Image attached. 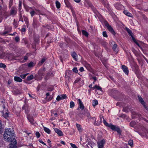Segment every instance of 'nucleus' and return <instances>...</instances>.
Returning a JSON list of instances; mask_svg holds the SVG:
<instances>
[{
    "instance_id": "nucleus-1",
    "label": "nucleus",
    "mask_w": 148,
    "mask_h": 148,
    "mask_svg": "<svg viewBox=\"0 0 148 148\" xmlns=\"http://www.w3.org/2000/svg\"><path fill=\"white\" fill-rule=\"evenodd\" d=\"M14 134H15L13 130L10 128L6 129L5 130L4 134V138H7V137L8 135H10L12 136H13Z\"/></svg>"
},
{
    "instance_id": "nucleus-2",
    "label": "nucleus",
    "mask_w": 148,
    "mask_h": 148,
    "mask_svg": "<svg viewBox=\"0 0 148 148\" xmlns=\"http://www.w3.org/2000/svg\"><path fill=\"white\" fill-rule=\"evenodd\" d=\"M13 136H12L10 135H8L7 137V138H4L8 142H13L15 144L16 143V141L15 139V134H14Z\"/></svg>"
},
{
    "instance_id": "nucleus-3",
    "label": "nucleus",
    "mask_w": 148,
    "mask_h": 148,
    "mask_svg": "<svg viewBox=\"0 0 148 148\" xmlns=\"http://www.w3.org/2000/svg\"><path fill=\"white\" fill-rule=\"evenodd\" d=\"M112 130L117 132L119 135L121 134L122 131L118 126L112 125Z\"/></svg>"
},
{
    "instance_id": "nucleus-4",
    "label": "nucleus",
    "mask_w": 148,
    "mask_h": 148,
    "mask_svg": "<svg viewBox=\"0 0 148 148\" xmlns=\"http://www.w3.org/2000/svg\"><path fill=\"white\" fill-rule=\"evenodd\" d=\"M105 140L104 139L101 140L97 142L98 148H103L104 145L105 143Z\"/></svg>"
},
{
    "instance_id": "nucleus-5",
    "label": "nucleus",
    "mask_w": 148,
    "mask_h": 148,
    "mask_svg": "<svg viewBox=\"0 0 148 148\" xmlns=\"http://www.w3.org/2000/svg\"><path fill=\"white\" fill-rule=\"evenodd\" d=\"M138 100L140 102V103L147 110V107L146 106L145 104V103L142 97H141L140 96H138Z\"/></svg>"
},
{
    "instance_id": "nucleus-6",
    "label": "nucleus",
    "mask_w": 148,
    "mask_h": 148,
    "mask_svg": "<svg viewBox=\"0 0 148 148\" xmlns=\"http://www.w3.org/2000/svg\"><path fill=\"white\" fill-rule=\"evenodd\" d=\"M121 68L124 73H125L127 75H128L129 71L127 67L125 65H122Z\"/></svg>"
},
{
    "instance_id": "nucleus-7",
    "label": "nucleus",
    "mask_w": 148,
    "mask_h": 148,
    "mask_svg": "<svg viewBox=\"0 0 148 148\" xmlns=\"http://www.w3.org/2000/svg\"><path fill=\"white\" fill-rule=\"evenodd\" d=\"M77 100L78 103L79 105V108L82 110H83L84 108V106L81 100L79 99H77Z\"/></svg>"
},
{
    "instance_id": "nucleus-8",
    "label": "nucleus",
    "mask_w": 148,
    "mask_h": 148,
    "mask_svg": "<svg viewBox=\"0 0 148 148\" xmlns=\"http://www.w3.org/2000/svg\"><path fill=\"white\" fill-rule=\"evenodd\" d=\"M66 98V95L65 94H63L61 96L58 95L56 99L58 101H59L60 100Z\"/></svg>"
},
{
    "instance_id": "nucleus-9",
    "label": "nucleus",
    "mask_w": 148,
    "mask_h": 148,
    "mask_svg": "<svg viewBox=\"0 0 148 148\" xmlns=\"http://www.w3.org/2000/svg\"><path fill=\"white\" fill-rule=\"evenodd\" d=\"M91 119H92L93 121V123L95 125L98 126L100 125V122L96 121V118L95 117H92Z\"/></svg>"
},
{
    "instance_id": "nucleus-10",
    "label": "nucleus",
    "mask_w": 148,
    "mask_h": 148,
    "mask_svg": "<svg viewBox=\"0 0 148 148\" xmlns=\"http://www.w3.org/2000/svg\"><path fill=\"white\" fill-rule=\"evenodd\" d=\"M112 49L114 53L116 54L119 51L117 45L116 44H114L112 47Z\"/></svg>"
},
{
    "instance_id": "nucleus-11",
    "label": "nucleus",
    "mask_w": 148,
    "mask_h": 148,
    "mask_svg": "<svg viewBox=\"0 0 148 148\" xmlns=\"http://www.w3.org/2000/svg\"><path fill=\"white\" fill-rule=\"evenodd\" d=\"M84 5L88 7H90L92 8L93 6L91 2L88 0H86L84 2Z\"/></svg>"
},
{
    "instance_id": "nucleus-12",
    "label": "nucleus",
    "mask_w": 148,
    "mask_h": 148,
    "mask_svg": "<svg viewBox=\"0 0 148 148\" xmlns=\"http://www.w3.org/2000/svg\"><path fill=\"white\" fill-rule=\"evenodd\" d=\"M54 131L60 136H63V132L60 130L58 128H56L54 129Z\"/></svg>"
},
{
    "instance_id": "nucleus-13",
    "label": "nucleus",
    "mask_w": 148,
    "mask_h": 148,
    "mask_svg": "<svg viewBox=\"0 0 148 148\" xmlns=\"http://www.w3.org/2000/svg\"><path fill=\"white\" fill-rule=\"evenodd\" d=\"M71 56L76 61L77 60V55L76 53L74 52H73L71 54Z\"/></svg>"
},
{
    "instance_id": "nucleus-14",
    "label": "nucleus",
    "mask_w": 148,
    "mask_h": 148,
    "mask_svg": "<svg viewBox=\"0 0 148 148\" xmlns=\"http://www.w3.org/2000/svg\"><path fill=\"white\" fill-rule=\"evenodd\" d=\"M17 13V11L14 8H12L11 9L10 11V14L12 15H15Z\"/></svg>"
},
{
    "instance_id": "nucleus-15",
    "label": "nucleus",
    "mask_w": 148,
    "mask_h": 148,
    "mask_svg": "<svg viewBox=\"0 0 148 148\" xmlns=\"http://www.w3.org/2000/svg\"><path fill=\"white\" fill-rule=\"evenodd\" d=\"M85 114L89 119H92V117L91 116L90 113L87 110L86 111Z\"/></svg>"
},
{
    "instance_id": "nucleus-16",
    "label": "nucleus",
    "mask_w": 148,
    "mask_h": 148,
    "mask_svg": "<svg viewBox=\"0 0 148 148\" xmlns=\"http://www.w3.org/2000/svg\"><path fill=\"white\" fill-rule=\"evenodd\" d=\"M95 89H96L97 90H99L100 91H102V88L100 86L97 85H95L93 87L92 90H94Z\"/></svg>"
},
{
    "instance_id": "nucleus-17",
    "label": "nucleus",
    "mask_w": 148,
    "mask_h": 148,
    "mask_svg": "<svg viewBox=\"0 0 148 148\" xmlns=\"http://www.w3.org/2000/svg\"><path fill=\"white\" fill-rule=\"evenodd\" d=\"M104 24L105 26L107 27L108 30L110 31H111V27L110 25L108 24V23L106 21L104 23Z\"/></svg>"
},
{
    "instance_id": "nucleus-18",
    "label": "nucleus",
    "mask_w": 148,
    "mask_h": 148,
    "mask_svg": "<svg viewBox=\"0 0 148 148\" xmlns=\"http://www.w3.org/2000/svg\"><path fill=\"white\" fill-rule=\"evenodd\" d=\"M14 80L15 81L21 82L22 81V79L18 77L15 76L14 77Z\"/></svg>"
},
{
    "instance_id": "nucleus-19",
    "label": "nucleus",
    "mask_w": 148,
    "mask_h": 148,
    "mask_svg": "<svg viewBox=\"0 0 148 148\" xmlns=\"http://www.w3.org/2000/svg\"><path fill=\"white\" fill-rule=\"evenodd\" d=\"M44 130L48 134H50L51 132L50 130L48 128L43 127Z\"/></svg>"
},
{
    "instance_id": "nucleus-20",
    "label": "nucleus",
    "mask_w": 148,
    "mask_h": 148,
    "mask_svg": "<svg viewBox=\"0 0 148 148\" xmlns=\"http://www.w3.org/2000/svg\"><path fill=\"white\" fill-rule=\"evenodd\" d=\"M76 125L78 131L79 132H81L82 131V128L81 127V125L80 124L76 123Z\"/></svg>"
},
{
    "instance_id": "nucleus-21",
    "label": "nucleus",
    "mask_w": 148,
    "mask_h": 148,
    "mask_svg": "<svg viewBox=\"0 0 148 148\" xmlns=\"http://www.w3.org/2000/svg\"><path fill=\"white\" fill-rule=\"evenodd\" d=\"M98 104V101L96 100H93L92 101V105L93 106L95 107Z\"/></svg>"
},
{
    "instance_id": "nucleus-22",
    "label": "nucleus",
    "mask_w": 148,
    "mask_h": 148,
    "mask_svg": "<svg viewBox=\"0 0 148 148\" xmlns=\"http://www.w3.org/2000/svg\"><path fill=\"white\" fill-rule=\"evenodd\" d=\"M123 12L127 16L129 17L132 16V14L129 12L127 11V10H125L123 11Z\"/></svg>"
},
{
    "instance_id": "nucleus-23",
    "label": "nucleus",
    "mask_w": 148,
    "mask_h": 148,
    "mask_svg": "<svg viewBox=\"0 0 148 148\" xmlns=\"http://www.w3.org/2000/svg\"><path fill=\"white\" fill-rule=\"evenodd\" d=\"M103 122L105 125L111 128V124H108L106 122V120H105L104 119H103Z\"/></svg>"
},
{
    "instance_id": "nucleus-24",
    "label": "nucleus",
    "mask_w": 148,
    "mask_h": 148,
    "mask_svg": "<svg viewBox=\"0 0 148 148\" xmlns=\"http://www.w3.org/2000/svg\"><path fill=\"white\" fill-rule=\"evenodd\" d=\"M27 119L32 124H34V120L33 119L32 117H27Z\"/></svg>"
},
{
    "instance_id": "nucleus-25",
    "label": "nucleus",
    "mask_w": 148,
    "mask_h": 148,
    "mask_svg": "<svg viewBox=\"0 0 148 148\" xmlns=\"http://www.w3.org/2000/svg\"><path fill=\"white\" fill-rule=\"evenodd\" d=\"M34 78V76L33 75H31L27 77V79L28 81H30Z\"/></svg>"
},
{
    "instance_id": "nucleus-26",
    "label": "nucleus",
    "mask_w": 148,
    "mask_h": 148,
    "mask_svg": "<svg viewBox=\"0 0 148 148\" xmlns=\"http://www.w3.org/2000/svg\"><path fill=\"white\" fill-rule=\"evenodd\" d=\"M126 31H127V32H128V33L131 36H132L133 34H132V31H131V30L127 28H126Z\"/></svg>"
},
{
    "instance_id": "nucleus-27",
    "label": "nucleus",
    "mask_w": 148,
    "mask_h": 148,
    "mask_svg": "<svg viewBox=\"0 0 148 148\" xmlns=\"http://www.w3.org/2000/svg\"><path fill=\"white\" fill-rule=\"evenodd\" d=\"M82 34L83 35H85V36H88V33L86 32V31H85V30H82Z\"/></svg>"
},
{
    "instance_id": "nucleus-28",
    "label": "nucleus",
    "mask_w": 148,
    "mask_h": 148,
    "mask_svg": "<svg viewBox=\"0 0 148 148\" xmlns=\"http://www.w3.org/2000/svg\"><path fill=\"white\" fill-rule=\"evenodd\" d=\"M74 106H75L74 103L73 101H71L70 102V108H73L74 107Z\"/></svg>"
},
{
    "instance_id": "nucleus-29",
    "label": "nucleus",
    "mask_w": 148,
    "mask_h": 148,
    "mask_svg": "<svg viewBox=\"0 0 148 148\" xmlns=\"http://www.w3.org/2000/svg\"><path fill=\"white\" fill-rule=\"evenodd\" d=\"M56 4L57 8L58 9L60 8V4L59 1H56Z\"/></svg>"
},
{
    "instance_id": "nucleus-30",
    "label": "nucleus",
    "mask_w": 148,
    "mask_h": 148,
    "mask_svg": "<svg viewBox=\"0 0 148 148\" xmlns=\"http://www.w3.org/2000/svg\"><path fill=\"white\" fill-rule=\"evenodd\" d=\"M9 113L8 112H6L5 113H3V116L6 119L8 116Z\"/></svg>"
},
{
    "instance_id": "nucleus-31",
    "label": "nucleus",
    "mask_w": 148,
    "mask_h": 148,
    "mask_svg": "<svg viewBox=\"0 0 148 148\" xmlns=\"http://www.w3.org/2000/svg\"><path fill=\"white\" fill-rule=\"evenodd\" d=\"M14 143V144L12 145V144H11V145L10 147V148H17V146L16 145V144H15Z\"/></svg>"
},
{
    "instance_id": "nucleus-32",
    "label": "nucleus",
    "mask_w": 148,
    "mask_h": 148,
    "mask_svg": "<svg viewBox=\"0 0 148 148\" xmlns=\"http://www.w3.org/2000/svg\"><path fill=\"white\" fill-rule=\"evenodd\" d=\"M85 66L88 70H90V65L87 63L85 64Z\"/></svg>"
},
{
    "instance_id": "nucleus-33",
    "label": "nucleus",
    "mask_w": 148,
    "mask_h": 148,
    "mask_svg": "<svg viewBox=\"0 0 148 148\" xmlns=\"http://www.w3.org/2000/svg\"><path fill=\"white\" fill-rule=\"evenodd\" d=\"M133 141L132 140H130L128 141V144L131 147L133 145Z\"/></svg>"
},
{
    "instance_id": "nucleus-34",
    "label": "nucleus",
    "mask_w": 148,
    "mask_h": 148,
    "mask_svg": "<svg viewBox=\"0 0 148 148\" xmlns=\"http://www.w3.org/2000/svg\"><path fill=\"white\" fill-rule=\"evenodd\" d=\"M24 7L25 10L27 12H29V10L32 9L31 8H30L29 7L27 6H24Z\"/></svg>"
},
{
    "instance_id": "nucleus-35",
    "label": "nucleus",
    "mask_w": 148,
    "mask_h": 148,
    "mask_svg": "<svg viewBox=\"0 0 148 148\" xmlns=\"http://www.w3.org/2000/svg\"><path fill=\"white\" fill-rule=\"evenodd\" d=\"M27 108V107L26 106H24L23 107H22V109L23 110H25V112L26 113H27L28 112V110H27L26 109V108Z\"/></svg>"
},
{
    "instance_id": "nucleus-36",
    "label": "nucleus",
    "mask_w": 148,
    "mask_h": 148,
    "mask_svg": "<svg viewBox=\"0 0 148 148\" xmlns=\"http://www.w3.org/2000/svg\"><path fill=\"white\" fill-rule=\"evenodd\" d=\"M28 73H26L25 74L21 75L20 76V77L22 79H24L25 78L26 76L28 74Z\"/></svg>"
},
{
    "instance_id": "nucleus-37",
    "label": "nucleus",
    "mask_w": 148,
    "mask_h": 148,
    "mask_svg": "<svg viewBox=\"0 0 148 148\" xmlns=\"http://www.w3.org/2000/svg\"><path fill=\"white\" fill-rule=\"evenodd\" d=\"M136 124V122L134 121H132L130 123V126L132 127H134Z\"/></svg>"
},
{
    "instance_id": "nucleus-38",
    "label": "nucleus",
    "mask_w": 148,
    "mask_h": 148,
    "mask_svg": "<svg viewBox=\"0 0 148 148\" xmlns=\"http://www.w3.org/2000/svg\"><path fill=\"white\" fill-rule=\"evenodd\" d=\"M6 67V66L3 64L0 63V68H5Z\"/></svg>"
},
{
    "instance_id": "nucleus-39",
    "label": "nucleus",
    "mask_w": 148,
    "mask_h": 148,
    "mask_svg": "<svg viewBox=\"0 0 148 148\" xmlns=\"http://www.w3.org/2000/svg\"><path fill=\"white\" fill-rule=\"evenodd\" d=\"M21 5H22V2L21 1H19V8L18 9L19 10H20L21 9Z\"/></svg>"
},
{
    "instance_id": "nucleus-40",
    "label": "nucleus",
    "mask_w": 148,
    "mask_h": 148,
    "mask_svg": "<svg viewBox=\"0 0 148 148\" xmlns=\"http://www.w3.org/2000/svg\"><path fill=\"white\" fill-rule=\"evenodd\" d=\"M73 72H75V73H77L78 72V70L77 69V67H74L73 69Z\"/></svg>"
},
{
    "instance_id": "nucleus-41",
    "label": "nucleus",
    "mask_w": 148,
    "mask_h": 148,
    "mask_svg": "<svg viewBox=\"0 0 148 148\" xmlns=\"http://www.w3.org/2000/svg\"><path fill=\"white\" fill-rule=\"evenodd\" d=\"M34 63L32 62H31L29 63L28 64V66L29 67H32L33 66H34Z\"/></svg>"
},
{
    "instance_id": "nucleus-42",
    "label": "nucleus",
    "mask_w": 148,
    "mask_h": 148,
    "mask_svg": "<svg viewBox=\"0 0 148 148\" xmlns=\"http://www.w3.org/2000/svg\"><path fill=\"white\" fill-rule=\"evenodd\" d=\"M21 30L22 32H25L26 30L25 26V25H24L23 26V27L21 29Z\"/></svg>"
},
{
    "instance_id": "nucleus-43",
    "label": "nucleus",
    "mask_w": 148,
    "mask_h": 148,
    "mask_svg": "<svg viewBox=\"0 0 148 148\" xmlns=\"http://www.w3.org/2000/svg\"><path fill=\"white\" fill-rule=\"evenodd\" d=\"M30 13L32 17H33L35 15V12L33 10L31 11Z\"/></svg>"
},
{
    "instance_id": "nucleus-44",
    "label": "nucleus",
    "mask_w": 148,
    "mask_h": 148,
    "mask_svg": "<svg viewBox=\"0 0 148 148\" xmlns=\"http://www.w3.org/2000/svg\"><path fill=\"white\" fill-rule=\"evenodd\" d=\"M103 35L104 37H108V35L106 31H104L103 32Z\"/></svg>"
},
{
    "instance_id": "nucleus-45",
    "label": "nucleus",
    "mask_w": 148,
    "mask_h": 148,
    "mask_svg": "<svg viewBox=\"0 0 148 148\" xmlns=\"http://www.w3.org/2000/svg\"><path fill=\"white\" fill-rule=\"evenodd\" d=\"M70 144L71 147L73 148H77V147L76 146V145L75 144L72 143H70Z\"/></svg>"
},
{
    "instance_id": "nucleus-46",
    "label": "nucleus",
    "mask_w": 148,
    "mask_h": 148,
    "mask_svg": "<svg viewBox=\"0 0 148 148\" xmlns=\"http://www.w3.org/2000/svg\"><path fill=\"white\" fill-rule=\"evenodd\" d=\"M132 114H133L135 115L136 116H137L139 117H140L141 115V114H139V113H137L135 112H132Z\"/></svg>"
},
{
    "instance_id": "nucleus-47",
    "label": "nucleus",
    "mask_w": 148,
    "mask_h": 148,
    "mask_svg": "<svg viewBox=\"0 0 148 148\" xmlns=\"http://www.w3.org/2000/svg\"><path fill=\"white\" fill-rule=\"evenodd\" d=\"M90 79H93L95 81L97 79V78L96 77L90 76Z\"/></svg>"
},
{
    "instance_id": "nucleus-48",
    "label": "nucleus",
    "mask_w": 148,
    "mask_h": 148,
    "mask_svg": "<svg viewBox=\"0 0 148 148\" xmlns=\"http://www.w3.org/2000/svg\"><path fill=\"white\" fill-rule=\"evenodd\" d=\"M36 136L37 138H39L40 136V134L39 132H36Z\"/></svg>"
},
{
    "instance_id": "nucleus-49",
    "label": "nucleus",
    "mask_w": 148,
    "mask_h": 148,
    "mask_svg": "<svg viewBox=\"0 0 148 148\" xmlns=\"http://www.w3.org/2000/svg\"><path fill=\"white\" fill-rule=\"evenodd\" d=\"M14 25L15 28H16L18 25V23L16 22H14Z\"/></svg>"
},
{
    "instance_id": "nucleus-50",
    "label": "nucleus",
    "mask_w": 148,
    "mask_h": 148,
    "mask_svg": "<svg viewBox=\"0 0 148 148\" xmlns=\"http://www.w3.org/2000/svg\"><path fill=\"white\" fill-rule=\"evenodd\" d=\"M19 38L18 36H16L15 37V40L16 42H17L19 41Z\"/></svg>"
},
{
    "instance_id": "nucleus-51",
    "label": "nucleus",
    "mask_w": 148,
    "mask_h": 148,
    "mask_svg": "<svg viewBox=\"0 0 148 148\" xmlns=\"http://www.w3.org/2000/svg\"><path fill=\"white\" fill-rule=\"evenodd\" d=\"M100 121H99L100 122V123H101V122L102 119H103H103H104L103 116L102 115H100Z\"/></svg>"
},
{
    "instance_id": "nucleus-52",
    "label": "nucleus",
    "mask_w": 148,
    "mask_h": 148,
    "mask_svg": "<svg viewBox=\"0 0 148 148\" xmlns=\"http://www.w3.org/2000/svg\"><path fill=\"white\" fill-rule=\"evenodd\" d=\"M80 80L79 78H77L74 82V83H77Z\"/></svg>"
},
{
    "instance_id": "nucleus-53",
    "label": "nucleus",
    "mask_w": 148,
    "mask_h": 148,
    "mask_svg": "<svg viewBox=\"0 0 148 148\" xmlns=\"http://www.w3.org/2000/svg\"><path fill=\"white\" fill-rule=\"evenodd\" d=\"M112 34L114 36H115L116 34V33L114 30L112 28Z\"/></svg>"
},
{
    "instance_id": "nucleus-54",
    "label": "nucleus",
    "mask_w": 148,
    "mask_h": 148,
    "mask_svg": "<svg viewBox=\"0 0 148 148\" xmlns=\"http://www.w3.org/2000/svg\"><path fill=\"white\" fill-rule=\"evenodd\" d=\"M79 70L80 72H83L84 71V69L83 67H80L79 69Z\"/></svg>"
},
{
    "instance_id": "nucleus-55",
    "label": "nucleus",
    "mask_w": 148,
    "mask_h": 148,
    "mask_svg": "<svg viewBox=\"0 0 148 148\" xmlns=\"http://www.w3.org/2000/svg\"><path fill=\"white\" fill-rule=\"evenodd\" d=\"M1 127H2V125H1V121L0 120V134L1 133V132H2V130H1Z\"/></svg>"
},
{
    "instance_id": "nucleus-56",
    "label": "nucleus",
    "mask_w": 148,
    "mask_h": 148,
    "mask_svg": "<svg viewBox=\"0 0 148 148\" xmlns=\"http://www.w3.org/2000/svg\"><path fill=\"white\" fill-rule=\"evenodd\" d=\"M53 98V97L51 96L48 99L47 98V100L48 101H49L51 100Z\"/></svg>"
},
{
    "instance_id": "nucleus-57",
    "label": "nucleus",
    "mask_w": 148,
    "mask_h": 148,
    "mask_svg": "<svg viewBox=\"0 0 148 148\" xmlns=\"http://www.w3.org/2000/svg\"><path fill=\"white\" fill-rule=\"evenodd\" d=\"M47 142H48V143H49V145L50 146H51V141H50V140H49V139H48L47 140Z\"/></svg>"
},
{
    "instance_id": "nucleus-58",
    "label": "nucleus",
    "mask_w": 148,
    "mask_h": 148,
    "mask_svg": "<svg viewBox=\"0 0 148 148\" xmlns=\"http://www.w3.org/2000/svg\"><path fill=\"white\" fill-rule=\"evenodd\" d=\"M45 58L42 59L41 61V63H42V64L43 63L45 62Z\"/></svg>"
},
{
    "instance_id": "nucleus-59",
    "label": "nucleus",
    "mask_w": 148,
    "mask_h": 148,
    "mask_svg": "<svg viewBox=\"0 0 148 148\" xmlns=\"http://www.w3.org/2000/svg\"><path fill=\"white\" fill-rule=\"evenodd\" d=\"M60 143L61 144H62L64 145H65V143L62 140H61Z\"/></svg>"
},
{
    "instance_id": "nucleus-60",
    "label": "nucleus",
    "mask_w": 148,
    "mask_h": 148,
    "mask_svg": "<svg viewBox=\"0 0 148 148\" xmlns=\"http://www.w3.org/2000/svg\"><path fill=\"white\" fill-rule=\"evenodd\" d=\"M24 20L25 21V24L27 25V26H28V21H27V19H26V20H25V19Z\"/></svg>"
},
{
    "instance_id": "nucleus-61",
    "label": "nucleus",
    "mask_w": 148,
    "mask_h": 148,
    "mask_svg": "<svg viewBox=\"0 0 148 148\" xmlns=\"http://www.w3.org/2000/svg\"><path fill=\"white\" fill-rule=\"evenodd\" d=\"M39 141L42 144L44 145H46V144L44 142L42 141V140H40V141Z\"/></svg>"
},
{
    "instance_id": "nucleus-62",
    "label": "nucleus",
    "mask_w": 148,
    "mask_h": 148,
    "mask_svg": "<svg viewBox=\"0 0 148 148\" xmlns=\"http://www.w3.org/2000/svg\"><path fill=\"white\" fill-rule=\"evenodd\" d=\"M74 1L77 3H79L81 1V0H74Z\"/></svg>"
},
{
    "instance_id": "nucleus-63",
    "label": "nucleus",
    "mask_w": 148,
    "mask_h": 148,
    "mask_svg": "<svg viewBox=\"0 0 148 148\" xmlns=\"http://www.w3.org/2000/svg\"><path fill=\"white\" fill-rule=\"evenodd\" d=\"M24 59L25 60H27L28 59V57L26 56H24Z\"/></svg>"
},
{
    "instance_id": "nucleus-64",
    "label": "nucleus",
    "mask_w": 148,
    "mask_h": 148,
    "mask_svg": "<svg viewBox=\"0 0 148 148\" xmlns=\"http://www.w3.org/2000/svg\"><path fill=\"white\" fill-rule=\"evenodd\" d=\"M53 114L56 116H57L58 115V114L56 113H53Z\"/></svg>"
}]
</instances>
